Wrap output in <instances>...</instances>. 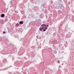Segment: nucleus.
Masks as SVG:
<instances>
[{
	"label": "nucleus",
	"mask_w": 74,
	"mask_h": 74,
	"mask_svg": "<svg viewBox=\"0 0 74 74\" xmlns=\"http://www.w3.org/2000/svg\"><path fill=\"white\" fill-rule=\"evenodd\" d=\"M5 16V15L4 14H2L1 15V18H3V17H4Z\"/></svg>",
	"instance_id": "obj_3"
},
{
	"label": "nucleus",
	"mask_w": 74,
	"mask_h": 74,
	"mask_svg": "<svg viewBox=\"0 0 74 74\" xmlns=\"http://www.w3.org/2000/svg\"><path fill=\"white\" fill-rule=\"evenodd\" d=\"M58 63H60V61L59 60L58 61Z\"/></svg>",
	"instance_id": "obj_8"
},
{
	"label": "nucleus",
	"mask_w": 74,
	"mask_h": 74,
	"mask_svg": "<svg viewBox=\"0 0 74 74\" xmlns=\"http://www.w3.org/2000/svg\"><path fill=\"white\" fill-rule=\"evenodd\" d=\"M41 26H42V27H44V26H45V25L43 24L41 25Z\"/></svg>",
	"instance_id": "obj_6"
},
{
	"label": "nucleus",
	"mask_w": 74,
	"mask_h": 74,
	"mask_svg": "<svg viewBox=\"0 0 74 74\" xmlns=\"http://www.w3.org/2000/svg\"><path fill=\"white\" fill-rule=\"evenodd\" d=\"M52 42L54 44H56L57 43V40H53Z\"/></svg>",
	"instance_id": "obj_1"
},
{
	"label": "nucleus",
	"mask_w": 74,
	"mask_h": 74,
	"mask_svg": "<svg viewBox=\"0 0 74 74\" xmlns=\"http://www.w3.org/2000/svg\"><path fill=\"white\" fill-rule=\"evenodd\" d=\"M3 33L4 34H5V32L4 31V32H3Z\"/></svg>",
	"instance_id": "obj_9"
},
{
	"label": "nucleus",
	"mask_w": 74,
	"mask_h": 74,
	"mask_svg": "<svg viewBox=\"0 0 74 74\" xmlns=\"http://www.w3.org/2000/svg\"><path fill=\"white\" fill-rule=\"evenodd\" d=\"M16 26H18L19 24L18 23H17V24H16Z\"/></svg>",
	"instance_id": "obj_7"
},
{
	"label": "nucleus",
	"mask_w": 74,
	"mask_h": 74,
	"mask_svg": "<svg viewBox=\"0 0 74 74\" xmlns=\"http://www.w3.org/2000/svg\"><path fill=\"white\" fill-rule=\"evenodd\" d=\"M19 23L20 24H23V21H20Z\"/></svg>",
	"instance_id": "obj_5"
},
{
	"label": "nucleus",
	"mask_w": 74,
	"mask_h": 74,
	"mask_svg": "<svg viewBox=\"0 0 74 74\" xmlns=\"http://www.w3.org/2000/svg\"><path fill=\"white\" fill-rule=\"evenodd\" d=\"M44 29V28L43 27H40L39 28V30L40 31H42V30H43Z\"/></svg>",
	"instance_id": "obj_2"
},
{
	"label": "nucleus",
	"mask_w": 74,
	"mask_h": 74,
	"mask_svg": "<svg viewBox=\"0 0 74 74\" xmlns=\"http://www.w3.org/2000/svg\"><path fill=\"white\" fill-rule=\"evenodd\" d=\"M47 27H48V26H49V25H47Z\"/></svg>",
	"instance_id": "obj_10"
},
{
	"label": "nucleus",
	"mask_w": 74,
	"mask_h": 74,
	"mask_svg": "<svg viewBox=\"0 0 74 74\" xmlns=\"http://www.w3.org/2000/svg\"><path fill=\"white\" fill-rule=\"evenodd\" d=\"M44 32H45V31H46V30L48 29L47 28V27H46L45 28H44Z\"/></svg>",
	"instance_id": "obj_4"
}]
</instances>
